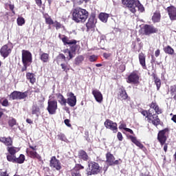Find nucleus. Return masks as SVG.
<instances>
[{
	"label": "nucleus",
	"mask_w": 176,
	"mask_h": 176,
	"mask_svg": "<svg viewBox=\"0 0 176 176\" xmlns=\"http://www.w3.org/2000/svg\"><path fill=\"white\" fill-rule=\"evenodd\" d=\"M121 2L122 4L125 6V8H128L129 10H130L131 13H133V14L137 13V9H135V8H138L139 12H141V13L145 12V8L141 4L140 0H121Z\"/></svg>",
	"instance_id": "nucleus-1"
},
{
	"label": "nucleus",
	"mask_w": 176,
	"mask_h": 176,
	"mask_svg": "<svg viewBox=\"0 0 176 176\" xmlns=\"http://www.w3.org/2000/svg\"><path fill=\"white\" fill-rule=\"evenodd\" d=\"M89 19V11L85 8L77 7L73 10L72 20L75 23H85Z\"/></svg>",
	"instance_id": "nucleus-2"
},
{
	"label": "nucleus",
	"mask_w": 176,
	"mask_h": 176,
	"mask_svg": "<svg viewBox=\"0 0 176 176\" xmlns=\"http://www.w3.org/2000/svg\"><path fill=\"white\" fill-rule=\"evenodd\" d=\"M140 113H142L143 116L146 117L148 123H151V124L155 126V127L162 124V121L160 120L159 116L156 113H153V111H151V109H142L140 111Z\"/></svg>",
	"instance_id": "nucleus-3"
},
{
	"label": "nucleus",
	"mask_w": 176,
	"mask_h": 176,
	"mask_svg": "<svg viewBox=\"0 0 176 176\" xmlns=\"http://www.w3.org/2000/svg\"><path fill=\"white\" fill-rule=\"evenodd\" d=\"M170 133V129L165 128L158 132L157 134V140L159 141L161 146L164 145V152H167V149L168 148V143H166L167 141V136Z\"/></svg>",
	"instance_id": "nucleus-4"
},
{
	"label": "nucleus",
	"mask_w": 176,
	"mask_h": 176,
	"mask_svg": "<svg viewBox=\"0 0 176 176\" xmlns=\"http://www.w3.org/2000/svg\"><path fill=\"white\" fill-rule=\"evenodd\" d=\"M22 63L23 66L21 69V72H24L32 63V54L30 51L22 50Z\"/></svg>",
	"instance_id": "nucleus-5"
},
{
	"label": "nucleus",
	"mask_w": 176,
	"mask_h": 176,
	"mask_svg": "<svg viewBox=\"0 0 176 176\" xmlns=\"http://www.w3.org/2000/svg\"><path fill=\"white\" fill-rule=\"evenodd\" d=\"M102 171V167L100 166V164L94 161H91L88 163V167L86 170L87 175H97Z\"/></svg>",
	"instance_id": "nucleus-6"
},
{
	"label": "nucleus",
	"mask_w": 176,
	"mask_h": 176,
	"mask_svg": "<svg viewBox=\"0 0 176 176\" xmlns=\"http://www.w3.org/2000/svg\"><path fill=\"white\" fill-rule=\"evenodd\" d=\"M36 151H38L36 146L29 145V148L26 149L27 155L31 159H37L38 162H42V157Z\"/></svg>",
	"instance_id": "nucleus-7"
},
{
	"label": "nucleus",
	"mask_w": 176,
	"mask_h": 176,
	"mask_svg": "<svg viewBox=\"0 0 176 176\" xmlns=\"http://www.w3.org/2000/svg\"><path fill=\"white\" fill-rule=\"evenodd\" d=\"M97 23V19H96V13L92 12L86 23L87 32L94 31L96 30V24Z\"/></svg>",
	"instance_id": "nucleus-8"
},
{
	"label": "nucleus",
	"mask_w": 176,
	"mask_h": 176,
	"mask_svg": "<svg viewBox=\"0 0 176 176\" xmlns=\"http://www.w3.org/2000/svg\"><path fill=\"white\" fill-rule=\"evenodd\" d=\"M28 97V91L24 92L14 91L10 95V99L11 100H24Z\"/></svg>",
	"instance_id": "nucleus-9"
},
{
	"label": "nucleus",
	"mask_w": 176,
	"mask_h": 176,
	"mask_svg": "<svg viewBox=\"0 0 176 176\" xmlns=\"http://www.w3.org/2000/svg\"><path fill=\"white\" fill-rule=\"evenodd\" d=\"M115 156L113 154L111 153V152L108 151L106 153V163H107L108 166H118L120 164L121 160H115Z\"/></svg>",
	"instance_id": "nucleus-10"
},
{
	"label": "nucleus",
	"mask_w": 176,
	"mask_h": 176,
	"mask_svg": "<svg viewBox=\"0 0 176 176\" xmlns=\"http://www.w3.org/2000/svg\"><path fill=\"white\" fill-rule=\"evenodd\" d=\"M47 110L50 115H55L57 112V100H48Z\"/></svg>",
	"instance_id": "nucleus-11"
},
{
	"label": "nucleus",
	"mask_w": 176,
	"mask_h": 176,
	"mask_svg": "<svg viewBox=\"0 0 176 176\" xmlns=\"http://www.w3.org/2000/svg\"><path fill=\"white\" fill-rule=\"evenodd\" d=\"M142 30L144 32L143 34L146 36L152 35V34H157L159 31L157 28L153 26V25H148V24L144 25L142 27Z\"/></svg>",
	"instance_id": "nucleus-12"
},
{
	"label": "nucleus",
	"mask_w": 176,
	"mask_h": 176,
	"mask_svg": "<svg viewBox=\"0 0 176 176\" xmlns=\"http://www.w3.org/2000/svg\"><path fill=\"white\" fill-rule=\"evenodd\" d=\"M50 167L56 171H60L63 167L61 166V162L56 157L52 156L50 160Z\"/></svg>",
	"instance_id": "nucleus-13"
},
{
	"label": "nucleus",
	"mask_w": 176,
	"mask_h": 176,
	"mask_svg": "<svg viewBox=\"0 0 176 176\" xmlns=\"http://www.w3.org/2000/svg\"><path fill=\"white\" fill-rule=\"evenodd\" d=\"M127 83H133V85H137V83H140V76L136 71L132 72L126 80Z\"/></svg>",
	"instance_id": "nucleus-14"
},
{
	"label": "nucleus",
	"mask_w": 176,
	"mask_h": 176,
	"mask_svg": "<svg viewBox=\"0 0 176 176\" xmlns=\"http://www.w3.org/2000/svg\"><path fill=\"white\" fill-rule=\"evenodd\" d=\"M13 49V47H10V45L6 44L1 47L0 49V54L3 58H6L7 57H9V55L10 53H12V50Z\"/></svg>",
	"instance_id": "nucleus-15"
},
{
	"label": "nucleus",
	"mask_w": 176,
	"mask_h": 176,
	"mask_svg": "<svg viewBox=\"0 0 176 176\" xmlns=\"http://www.w3.org/2000/svg\"><path fill=\"white\" fill-rule=\"evenodd\" d=\"M8 162H11L12 163H17L18 164H23L25 162V155L21 154L19 157L15 156H8Z\"/></svg>",
	"instance_id": "nucleus-16"
},
{
	"label": "nucleus",
	"mask_w": 176,
	"mask_h": 176,
	"mask_svg": "<svg viewBox=\"0 0 176 176\" xmlns=\"http://www.w3.org/2000/svg\"><path fill=\"white\" fill-rule=\"evenodd\" d=\"M104 126L106 129L109 130H111L113 133H116L118 131V123L113 122V121L107 119L104 122Z\"/></svg>",
	"instance_id": "nucleus-17"
},
{
	"label": "nucleus",
	"mask_w": 176,
	"mask_h": 176,
	"mask_svg": "<svg viewBox=\"0 0 176 176\" xmlns=\"http://www.w3.org/2000/svg\"><path fill=\"white\" fill-rule=\"evenodd\" d=\"M58 38L60 39L65 46H67V45H76L78 43V41L75 39L69 40V38L65 35H61V34H58Z\"/></svg>",
	"instance_id": "nucleus-18"
},
{
	"label": "nucleus",
	"mask_w": 176,
	"mask_h": 176,
	"mask_svg": "<svg viewBox=\"0 0 176 176\" xmlns=\"http://www.w3.org/2000/svg\"><path fill=\"white\" fill-rule=\"evenodd\" d=\"M67 99L66 100V103L68 104L69 107H74L76 105V96L73 92H70L67 94Z\"/></svg>",
	"instance_id": "nucleus-19"
},
{
	"label": "nucleus",
	"mask_w": 176,
	"mask_h": 176,
	"mask_svg": "<svg viewBox=\"0 0 176 176\" xmlns=\"http://www.w3.org/2000/svg\"><path fill=\"white\" fill-rule=\"evenodd\" d=\"M85 166H82L80 164H77L74 168L70 170L72 176H82L80 175V170H84Z\"/></svg>",
	"instance_id": "nucleus-20"
},
{
	"label": "nucleus",
	"mask_w": 176,
	"mask_h": 176,
	"mask_svg": "<svg viewBox=\"0 0 176 176\" xmlns=\"http://www.w3.org/2000/svg\"><path fill=\"white\" fill-rule=\"evenodd\" d=\"M127 98H129V95L127 94L126 89H124V87H121L119 89V91L118 94V99L123 101L127 100Z\"/></svg>",
	"instance_id": "nucleus-21"
},
{
	"label": "nucleus",
	"mask_w": 176,
	"mask_h": 176,
	"mask_svg": "<svg viewBox=\"0 0 176 176\" xmlns=\"http://www.w3.org/2000/svg\"><path fill=\"white\" fill-rule=\"evenodd\" d=\"M139 63L143 69H146V56L144 52H140L138 54Z\"/></svg>",
	"instance_id": "nucleus-22"
},
{
	"label": "nucleus",
	"mask_w": 176,
	"mask_h": 176,
	"mask_svg": "<svg viewBox=\"0 0 176 176\" xmlns=\"http://www.w3.org/2000/svg\"><path fill=\"white\" fill-rule=\"evenodd\" d=\"M170 20H176V8L174 6H169L166 8Z\"/></svg>",
	"instance_id": "nucleus-23"
},
{
	"label": "nucleus",
	"mask_w": 176,
	"mask_h": 176,
	"mask_svg": "<svg viewBox=\"0 0 176 176\" xmlns=\"http://www.w3.org/2000/svg\"><path fill=\"white\" fill-rule=\"evenodd\" d=\"M0 142H2L6 145V146H12L13 145V140L10 136L6 137H1L0 138Z\"/></svg>",
	"instance_id": "nucleus-24"
},
{
	"label": "nucleus",
	"mask_w": 176,
	"mask_h": 176,
	"mask_svg": "<svg viewBox=\"0 0 176 176\" xmlns=\"http://www.w3.org/2000/svg\"><path fill=\"white\" fill-rule=\"evenodd\" d=\"M92 94L95 98V100L97 101V102H102V94L99 90L95 89L92 91Z\"/></svg>",
	"instance_id": "nucleus-25"
},
{
	"label": "nucleus",
	"mask_w": 176,
	"mask_h": 176,
	"mask_svg": "<svg viewBox=\"0 0 176 176\" xmlns=\"http://www.w3.org/2000/svg\"><path fill=\"white\" fill-rule=\"evenodd\" d=\"M7 151L9 153V155H7V160H8V156H16V154L19 151H20V148L14 146H8L7 147Z\"/></svg>",
	"instance_id": "nucleus-26"
},
{
	"label": "nucleus",
	"mask_w": 176,
	"mask_h": 176,
	"mask_svg": "<svg viewBox=\"0 0 176 176\" xmlns=\"http://www.w3.org/2000/svg\"><path fill=\"white\" fill-rule=\"evenodd\" d=\"M129 138L131 140V142L135 144V145H136V146H138V148H140V149H142L143 148H145V146H144V144H142V143H141V142H140V140H137L136 137H134V136L130 135L129 136Z\"/></svg>",
	"instance_id": "nucleus-27"
},
{
	"label": "nucleus",
	"mask_w": 176,
	"mask_h": 176,
	"mask_svg": "<svg viewBox=\"0 0 176 176\" xmlns=\"http://www.w3.org/2000/svg\"><path fill=\"white\" fill-rule=\"evenodd\" d=\"M151 76L154 79V82H155V85H156L157 90V91H159L160 90V87H162V80H160V78H158L157 75H156V74L155 73H153L151 74Z\"/></svg>",
	"instance_id": "nucleus-28"
},
{
	"label": "nucleus",
	"mask_w": 176,
	"mask_h": 176,
	"mask_svg": "<svg viewBox=\"0 0 176 176\" xmlns=\"http://www.w3.org/2000/svg\"><path fill=\"white\" fill-rule=\"evenodd\" d=\"M78 158H80L81 160H83L84 162H87L89 160V155H87V153L84 150H80L78 153Z\"/></svg>",
	"instance_id": "nucleus-29"
},
{
	"label": "nucleus",
	"mask_w": 176,
	"mask_h": 176,
	"mask_svg": "<svg viewBox=\"0 0 176 176\" xmlns=\"http://www.w3.org/2000/svg\"><path fill=\"white\" fill-rule=\"evenodd\" d=\"M26 79L29 80L31 85H35L36 82V78H35V74L34 73H26Z\"/></svg>",
	"instance_id": "nucleus-30"
},
{
	"label": "nucleus",
	"mask_w": 176,
	"mask_h": 176,
	"mask_svg": "<svg viewBox=\"0 0 176 176\" xmlns=\"http://www.w3.org/2000/svg\"><path fill=\"white\" fill-rule=\"evenodd\" d=\"M160 19H162V14L160 10L155 11L152 16L153 23H160Z\"/></svg>",
	"instance_id": "nucleus-31"
},
{
	"label": "nucleus",
	"mask_w": 176,
	"mask_h": 176,
	"mask_svg": "<svg viewBox=\"0 0 176 176\" xmlns=\"http://www.w3.org/2000/svg\"><path fill=\"white\" fill-rule=\"evenodd\" d=\"M56 98H58V101L60 105H67V99L64 98V96L60 93L56 94Z\"/></svg>",
	"instance_id": "nucleus-32"
},
{
	"label": "nucleus",
	"mask_w": 176,
	"mask_h": 176,
	"mask_svg": "<svg viewBox=\"0 0 176 176\" xmlns=\"http://www.w3.org/2000/svg\"><path fill=\"white\" fill-rule=\"evenodd\" d=\"M163 50L166 54H170V56H173L175 53L174 49L170 45L164 47Z\"/></svg>",
	"instance_id": "nucleus-33"
},
{
	"label": "nucleus",
	"mask_w": 176,
	"mask_h": 176,
	"mask_svg": "<svg viewBox=\"0 0 176 176\" xmlns=\"http://www.w3.org/2000/svg\"><path fill=\"white\" fill-rule=\"evenodd\" d=\"M108 17H109V15L105 12H101L99 14V19L102 23H107L108 21Z\"/></svg>",
	"instance_id": "nucleus-34"
},
{
	"label": "nucleus",
	"mask_w": 176,
	"mask_h": 176,
	"mask_svg": "<svg viewBox=\"0 0 176 176\" xmlns=\"http://www.w3.org/2000/svg\"><path fill=\"white\" fill-rule=\"evenodd\" d=\"M40 60L43 63H47L49 61V54L43 52L40 54Z\"/></svg>",
	"instance_id": "nucleus-35"
},
{
	"label": "nucleus",
	"mask_w": 176,
	"mask_h": 176,
	"mask_svg": "<svg viewBox=\"0 0 176 176\" xmlns=\"http://www.w3.org/2000/svg\"><path fill=\"white\" fill-rule=\"evenodd\" d=\"M115 67L116 68H118V67H119V69H120V72H124V71H126V65L123 63L120 64V60H118V62L116 63Z\"/></svg>",
	"instance_id": "nucleus-36"
},
{
	"label": "nucleus",
	"mask_w": 176,
	"mask_h": 176,
	"mask_svg": "<svg viewBox=\"0 0 176 176\" xmlns=\"http://www.w3.org/2000/svg\"><path fill=\"white\" fill-rule=\"evenodd\" d=\"M60 67L63 71H64V72L66 74H68V71L71 69V65H68V63H62L60 64Z\"/></svg>",
	"instance_id": "nucleus-37"
},
{
	"label": "nucleus",
	"mask_w": 176,
	"mask_h": 176,
	"mask_svg": "<svg viewBox=\"0 0 176 176\" xmlns=\"http://www.w3.org/2000/svg\"><path fill=\"white\" fill-rule=\"evenodd\" d=\"M85 60V56L83 55H79L75 58L76 65H79Z\"/></svg>",
	"instance_id": "nucleus-38"
},
{
	"label": "nucleus",
	"mask_w": 176,
	"mask_h": 176,
	"mask_svg": "<svg viewBox=\"0 0 176 176\" xmlns=\"http://www.w3.org/2000/svg\"><path fill=\"white\" fill-rule=\"evenodd\" d=\"M105 36L100 34L98 36V41H99V45L100 46H104V45H105Z\"/></svg>",
	"instance_id": "nucleus-39"
},
{
	"label": "nucleus",
	"mask_w": 176,
	"mask_h": 176,
	"mask_svg": "<svg viewBox=\"0 0 176 176\" xmlns=\"http://www.w3.org/2000/svg\"><path fill=\"white\" fill-rule=\"evenodd\" d=\"M39 111H41V109H39V107H38V105L36 104H33L32 107V115H37L38 113L39 112Z\"/></svg>",
	"instance_id": "nucleus-40"
},
{
	"label": "nucleus",
	"mask_w": 176,
	"mask_h": 176,
	"mask_svg": "<svg viewBox=\"0 0 176 176\" xmlns=\"http://www.w3.org/2000/svg\"><path fill=\"white\" fill-rule=\"evenodd\" d=\"M45 20L46 24H47L48 25H53V24H54V21H53L52 17L49 15H47V16H45Z\"/></svg>",
	"instance_id": "nucleus-41"
},
{
	"label": "nucleus",
	"mask_w": 176,
	"mask_h": 176,
	"mask_svg": "<svg viewBox=\"0 0 176 176\" xmlns=\"http://www.w3.org/2000/svg\"><path fill=\"white\" fill-rule=\"evenodd\" d=\"M16 23L18 25L21 27V25H24V24H25V19H24L23 16H19L16 19Z\"/></svg>",
	"instance_id": "nucleus-42"
},
{
	"label": "nucleus",
	"mask_w": 176,
	"mask_h": 176,
	"mask_svg": "<svg viewBox=\"0 0 176 176\" xmlns=\"http://www.w3.org/2000/svg\"><path fill=\"white\" fill-rule=\"evenodd\" d=\"M58 140L60 141H63L64 142H67V137H65V135L64 133H59L58 135Z\"/></svg>",
	"instance_id": "nucleus-43"
},
{
	"label": "nucleus",
	"mask_w": 176,
	"mask_h": 176,
	"mask_svg": "<svg viewBox=\"0 0 176 176\" xmlns=\"http://www.w3.org/2000/svg\"><path fill=\"white\" fill-rule=\"evenodd\" d=\"M16 123L17 121L14 118H12L11 120H8V124L10 127H14V126H16Z\"/></svg>",
	"instance_id": "nucleus-44"
},
{
	"label": "nucleus",
	"mask_w": 176,
	"mask_h": 176,
	"mask_svg": "<svg viewBox=\"0 0 176 176\" xmlns=\"http://www.w3.org/2000/svg\"><path fill=\"white\" fill-rule=\"evenodd\" d=\"M63 53H67V54H69V57H67L68 60L74 58V55H72V54H71V51L69 49L64 50Z\"/></svg>",
	"instance_id": "nucleus-45"
},
{
	"label": "nucleus",
	"mask_w": 176,
	"mask_h": 176,
	"mask_svg": "<svg viewBox=\"0 0 176 176\" xmlns=\"http://www.w3.org/2000/svg\"><path fill=\"white\" fill-rule=\"evenodd\" d=\"M54 24V27H55L56 30H60V28H63V25H61V23L57 21H55Z\"/></svg>",
	"instance_id": "nucleus-46"
},
{
	"label": "nucleus",
	"mask_w": 176,
	"mask_h": 176,
	"mask_svg": "<svg viewBox=\"0 0 176 176\" xmlns=\"http://www.w3.org/2000/svg\"><path fill=\"white\" fill-rule=\"evenodd\" d=\"M154 111H155L156 115H160V114L163 113V110L159 106H157L154 109Z\"/></svg>",
	"instance_id": "nucleus-47"
},
{
	"label": "nucleus",
	"mask_w": 176,
	"mask_h": 176,
	"mask_svg": "<svg viewBox=\"0 0 176 176\" xmlns=\"http://www.w3.org/2000/svg\"><path fill=\"white\" fill-rule=\"evenodd\" d=\"M73 45L70 47V52L71 54L75 53L76 50H78V45L76 44H72Z\"/></svg>",
	"instance_id": "nucleus-48"
},
{
	"label": "nucleus",
	"mask_w": 176,
	"mask_h": 176,
	"mask_svg": "<svg viewBox=\"0 0 176 176\" xmlns=\"http://www.w3.org/2000/svg\"><path fill=\"white\" fill-rule=\"evenodd\" d=\"M170 91L171 96H174V94H176V85L170 86Z\"/></svg>",
	"instance_id": "nucleus-49"
},
{
	"label": "nucleus",
	"mask_w": 176,
	"mask_h": 176,
	"mask_svg": "<svg viewBox=\"0 0 176 176\" xmlns=\"http://www.w3.org/2000/svg\"><path fill=\"white\" fill-rule=\"evenodd\" d=\"M97 58H98L97 56L91 55L89 56V60L91 63H94V62L97 61Z\"/></svg>",
	"instance_id": "nucleus-50"
},
{
	"label": "nucleus",
	"mask_w": 176,
	"mask_h": 176,
	"mask_svg": "<svg viewBox=\"0 0 176 176\" xmlns=\"http://www.w3.org/2000/svg\"><path fill=\"white\" fill-rule=\"evenodd\" d=\"M159 104H157V103L156 102H152L150 104H149V107L150 108H151V109H154L158 107Z\"/></svg>",
	"instance_id": "nucleus-51"
},
{
	"label": "nucleus",
	"mask_w": 176,
	"mask_h": 176,
	"mask_svg": "<svg viewBox=\"0 0 176 176\" xmlns=\"http://www.w3.org/2000/svg\"><path fill=\"white\" fill-rule=\"evenodd\" d=\"M73 3L79 6L83 3V0H73Z\"/></svg>",
	"instance_id": "nucleus-52"
},
{
	"label": "nucleus",
	"mask_w": 176,
	"mask_h": 176,
	"mask_svg": "<svg viewBox=\"0 0 176 176\" xmlns=\"http://www.w3.org/2000/svg\"><path fill=\"white\" fill-rule=\"evenodd\" d=\"M1 105H3V107H9V100H8V99H5L3 100Z\"/></svg>",
	"instance_id": "nucleus-53"
},
{
	"label": "nucleus",
	"mask_w": 176,
	"mask_h": 176,
	"mask_svg": "<svg viewBox=\"0 0 176 176\" xmlns=\"http://www.w3.org/2000/svg\"><path fill=\"white\" fill-rule=\"evenodd\" d=\"M117 138L118 141H123V135H122V133L118 132L117 134Z\"/></svg>",
	"instance_id": "nucleus-54"
},
{
	"label": "nucleus",
	"mask_w": 176,
	"mask_h": 176,
	"mask_svg": "<svg viewBox=\"0 0 176 176\" xmlns=\"http://www.w3.org/2000/svg\"><path fill=\"white\" fill-rule=\"evenodd\" d=\"M70 122L71 121L68 119L64 120V123L67 126V127H72V125L71 124Z\"/></svg>",
	"instance_id": "nucleus-55"
},
{
	"label": "nucleus",
	"mask_w": 176,
	"mask_h": 176,
	"mask_svg": "<svg viewBox=\"0 0 176 176\" xmlns=\"http://www.w3.org/2000/svg\"><path fill=\"white\" fill-rule=\"evenodd\" d=\"M10 10L12 11V12L14 14V5L13 4H9L8 5Z\"/></svg>",
	"instance_id": "nucleus-56"
},
{
	"label": "nucleus",
	"mask_w": 176,
	"mask_h": 176,
	"mask_svg": "<svg viewBox=\"0 0 176 176\" xmlns=\"http://www.w3.org/2000/svg\"><path fill=\"white\" fill-rule=\"evenodd\" d=\"M35 2L38 8H42V0H35Z\"/></svg>",
	"instance_id": "nucleus-57"
},
{
	"label": "nucleus",
	"mask_w": 176,
	"mask_h": 176,
	"mask_svg": "<svg viewBox=\"0 0 176 176\" xmlns=\"http://www.w3.org/2000/svg\"><path fill=\"white\" fill-rule=\"evenodd\" d=\"M58 57H59V58H61L64 61H67V57H65V55H64L63 54H60L58 55Z\"/></svg>",
	"instance_id": "nucleus-58"
},
{
	"label": "nucleus",
	"mask_w": 176,
	"mask_h": 176,
	"mask_svg": "<svg viewBox=\"0 0 176 176\" xmlns=\"http://www.w3.org/2000/svg\"><path fill=\"white\" fill-rule=\"evenodd\" d=\"M111 56H112L111 54H108V53H104L103 54V57L104 58H106V60H108V58H109V57H111Z\"/></svg>",
	"instance_id": "nucleus-59"
},
{
	"label": "nucleus",
	"mask_w": 176,
	"mask_h": 176,
	"mask_svg": "<svg viewBox=\"0 0 176 176\" xmlns=\"http://www.w3.org/2000/svg\"><path fill=\"white\" fill-rule=\"evenodd\" d=\"M131 46H132L133 50H137V42L133 41Z\"/></svg>",
	"instance_id": "nucleus-60"
},
{
	"label": "nucleus",
	"mask_w": 176,
	"mask_h": 176,
	"mask_svg": "<svg viewBox=\"0 0 176 176\" xmlns=\"http://www.w3.org/2000/svg\"><path fill=\"white\" fill-rule=\"evenodd\" d=\"M159 56H160V50L157 49V50H155V57H159Z\"/></svg>",
	"instance_id": "nucleus-61"
},
{
	"label": "nucleus",
	"mask_w": 176,
	"mask_h": 176,
	"mask_svg": "<svg viewBox=\"0 0 176 176\" xmlns=\"http://www.w3.org/2000/svg\"><path fill=\"white\" fill-rule=\"evenodd\" d=\"M126 124H121L120 125V126H119V129H120V130H122V129H123V130H125L126 131V129H127V128H126Z\"/></svg>",
	"instance_id": "nucleus-62"
},
{
	"label": "nucleus",
	"mask_w": 176,
	"mask_h": 176,
	"mask_svg": "<svg viewBox=\"0 0 176 176\" xmlns=\"http://www.w3.org/2000/svg\"><path fill=\"white\" fill-rule=\"evenodd\" d=\"M140 176H151V175L149 174V172H146L140 173Z\"/></svg>",
	"instance_id": "nucleus-63"
},
{
	"label": "nucleus",
	"mask_w": 176,
	"mask_h": 176,
	"mask_svg": "<svg viewBox=\"0 0 176 176\" xmlns=\"http://www.w3.org/2000/svg\"><path fill=\"white\" fill-rule=\"evenodd\" d=\"M171 120H173V122L176 123V115H173V116L171 118Z\"/></svg>",
	"instance_id": "nucleus-64"
}]
</instances>
